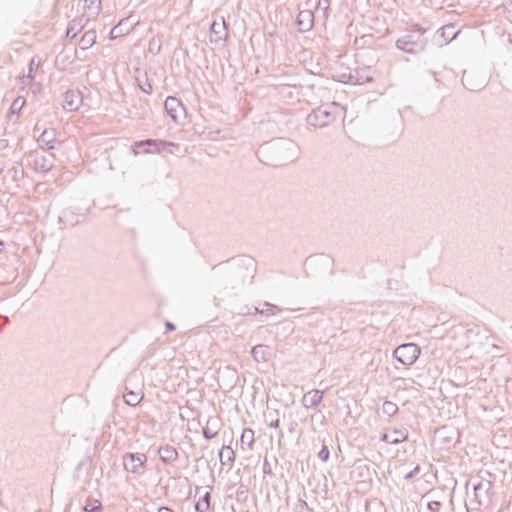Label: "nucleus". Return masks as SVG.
Masks as SVG:
<instances>
[{"instance_id":"nucleus-39","label":"nucleus","mask_w":512,"mask_h":512,"mask_svg":"<svg viewBox=\"0 0 512 512\" xmlns=\"http://www.w3.org/2000/svg\"><path fill=\"white\" fill-rule=\"evenodd\" d=\"M72 215V212L70 211H64L63 212V219H64V222L65 223H69L70 225H75L76 223H78L79 221L76 220L75 222L70 220L69 217Z\"/></svg>"},{"instance_id":"nucleus-32","label":"nucleus","mask_w":512,"mask_h":512,"mask_svg":"<svg viewBox=\"0 0 512 512\" xmlns=\"http://www.w3.org/2000/svg\"><path fill=\"white\" fill-rule=\"evenodd\" d=\"M295 512H314L312 508H310L306 501L299 499L294 507Z\"/></svg>"},{"instance_id":"nucleus-31","label":"nucleus","mask_w":512,"mask_h":512,"mask_svg":"<svg viewBox=\"0 0 512 512\" xmlns=\"http://www.w3.org/2000/svg\"><path fill=\"white\" fill-rule=\"evenodd\" d=\"M389 433H390V435H392V437L398 438L397 444L407 440V438H408L407 429H394Z\"/></svg>"},{"instance_id":"nucleus-24","label":"nucleus","mask_w":512,"mask_h":512,"mask_svg":"<svg viewBox=\"0 0 512 512\" xmlns=\"http://www.w3.org/2000/svg\"><path fill=\"white\" fill-rule=\"evenodd\" d=\"M96 42V32L94 30L86 31L79 42L81 49L86 50L92 47Z\"/></svg>"},{"instance_id":"nucleus-33","label":"nucleus","mask_w":512,"mask_h":512,"mask_svg":"<svg viewBox=\"0 0 512 512\" xmlns=\"http://www.w3.org/2000/svg\"><path fill=\"white\" fill-rule=\"evenodd\" d=\"M330 457L328 446L323 442L321 450L318 452V458L322 462H326Z\"/></svg>"},{"instance_id":"nucleus-42","label":"nucleus","mask_w":512,"mask_h":512,"mask_svg":"<svg viewBox=\"0 0 512 512\" xmlns=\"http://www.w3.org/2000/svg\"><path fill=\"white\" fill-rule=\"evenodd\" d=\"M200 500L204 501L206 504H208L210 506V500H211V493L210 491H207L201 498Z\"/></svg>"},{"instance_id":"nucleus-22","label":"nucleus","mask_w":512,"mask_h":512,"mask_svg":"<svg viewBox=\"0 0 512 512\" xmlns=\"http://www.w3.org/2000/svg\"><path fill=\"white\" fill-rule=\"evenodd\" d=\"M83 19L82 18H76L73 19L66 30V37L70 39H74L76 35L83 29Z\"/></svg>"},{"instance_id":"nucleus-45","label":"nucleus","mask_w":512,"mask_h":512,"mask_svg":"<svg viewBox=\"0 0 512 512\" xmlns=\"http://www.w3.org/2000/svg\"><path fill=\"white\" fill-rule=\"evenodd\" d=\"M158 512H174L171 508L163 506L158 509Z\"/></svg>"},{"instance_id":"nucleus-3","label":"nucleus","mask_w":512,"mask_h":512,"mask_svg":"<svg viewBox=\"0 0 512 512\" xmlns=\"http://www.w3.org/2000/svg\"><path fill=\"white\" fill-rule=\"evenodd\" d=\"M341 107L335 103L322 104L308 114L306 121L309 125L323 128L334 122Z\"/></svg>"},{"instance_id":"nucleus-9","label":"nucleus","mask_w":512,"mask_h":512,"mask_svg":"<svg viewBox=\"0 0 512 512\" xmlns=\"http://www.w3.org/2000/svg\"><path fill=\"white\" fill-rule=\"evenodd\" d=\"M55 155L52 153H35L33 158V168L36 172L48 173L54 167Z\"/></svg>"},{"instance_id":"nucleus-30","label":"nucleus","mask_w":512,"mask_h":512,"mask_svg":"<svg viewBox=\"0 0 512 512\" xmlns=\"http://www.w3.org/2000/svg\"><path fill=\"white\" fill-rule=\"evenodd\" d=\"M454 26L452 24L445 25L441 28V35L449 42L452 41L458 32H453Z\"/></svg>"},{"instance_id":"nucleus-38","label":"nucleus","mask_w":512,"mask_h":512,"mask_svg":"<svg viewBox=\"0 0 512 512\" xmlns=\"http://www.w3.org/2000/svg\"><path fill=\"white\" fill-rule=\"evenodd\" d=\"M440 508H441V502H439V501H430L428 503V509L431 512H438Z\"/></svg>"},{"instance_id":"nucleus-26","label":"nucleus","mask_w":512,"mask_h":512,"mask_svg":"<svg viewBox=\"0 0 512 512\" xmlns=\"http://www.w3.org/2000/svg\"><path fill=\"white\" fill-rule=\"evenodd\" d=\"M265 422L270 428L279 427L280 419L279 412L274 410L272 412H268L264 414Z\"/></svg>"},{"instance_id":"nucleus-16","label":"nucleus","mask_w":512,"mask_h":512,"mask_svg":"<svg viewBox=\"0 0 512 512\" xmlns=\"http://www.w3.org/2000/svg\"><path fill=\"white\" fill-rule=\"evenodd\" d=\"M131 17L122 19L116 26L110 31V38L115 39L121 35L128 34L137 22H131Z\"/></svg>"},{"instance_id":"nucleus-46","label":"nucleus","mask_w":512,"mask_h":512,"mask_svg":"<svg viewBox=\"0 0 512 512\" xmlns=\"http://www.w3.org/2000/svg\"><path fill=\"white\" fill-rule=\"evenodd\" d=\"M2 247H3V242L0 241V251L2 250Z\"/></svg>"},{"instance_id":"nucleus-1","label":"nucleus","mask_w":512,"mask_h":512,"mask_svg":"<svg viewBox=\"0 0 512 512\" xmlns=\"http://www.w3.org/2000/svg\"><path fill=\"white\" fill-rule=\"evenodd\" d=\"M263 151L269 153L276 165H286L298 158L299 147L291 139L278 138L265 143Z\"/></svg>"},{"instance_id":"nucleus-10","label":"nucleus","mask_w":512,"mask_h":512,"mask_svg":"<svg viewBox=\"0 0 512 512\" xmlns=\"http://www.w3.org/2000/svg\"><path fill=\"white\" fill-rule=\"evenodd\" d=\"M375 71L371 66H364L355 69L349 75V82L356 85H362L365 83L372 82L374 79Z\"/></svg>"},{"instance_id":"nucleus-21","label":"nucleus","mask_w":512,"mask_h":512,"mask_svg":"<svg viewBox=\"0 0 512 512\" xmlns=\"http://www.w3.org/2000/svg\"><path fill=\"white\" fill-rule=\"evenodd\" d=\"M240 442L242 449L253 450L255 442L254 431L250 428H244L241 433Z\"/></svg>"},{"instance_id":"nucleus-11","label":"nucleus","mask_w":512,"mask_h":512,"mask_svg":"<svg viewBox=\"0 0 512 512\" xmlns=\"http://www.w3.org/2000/svg\"><path fill=\"white\" fill-rule=\"evenodd\" d=\"M58 132L55 128L49 127L42 131L37 138V143L40 148H46L48 150H54L58 142Z\"/></svg>"},{"instance_id":"nucleus-20","label":"nucleus","mask_w":512,"mask_h":512,"mask_svg":"<svg viewBox=\"0 0 512 512\" xmlns=\"http://www.w3.org/2000/svg\"><path fill=\"white\" fill-rule=\"evenodd\" d=\"M219 432V421L217 418H209L207 420L206 426L202 429L203 436L207 439H213L217 436Z\"/></svg>"},{"instance_id":"nucleus-12","label":"nucleus","mask_w":512,"mask_h":512,"mask_svg":"<svg viewBox=\"0 0 512 512\" xmlns=\"http://www.w3.org/2000/svg\"><path fill=\"white\" fill-rule=\"evenodd\" d=\"M83 104V97L80 91L70 89L65 92L63 108L66 111H77Z\"/></svg>"},{"instance_id":"nucleus-19","label":"nucleus","mask_w":512,"mask_h":512,"mask_svg":"<svg viewBox=\"0 0 512 512\" xmlns=\"http://www.w3.org/2000/svg\"><path fill=\"white\" fill-rule=\"evenodd\" d=\"M170 145H174V144L171 142H166L163 140H155V139H146V140H142V141H136L134 143V147H143V146L154 147V149L157 152L164 151L166 146H170Z\"/></svg>"},{"instance_id":"nucleus-35","label":"nucleus","mask_w":512,"mask_h":512,"mask_svg":"<svg viewBox=\"0 0 512 512\" xmlns=\"http://www.w3.org/2000/svg\"><path fill=\"white\" fill-rule=\"evenodd\" d=\"M382 441L388 443V444H392V445H395L397 444V440L398 438H394L392 437V435H390L389 432H386V433H383L381 435V438H380Z\"/></svg>"},{"instance_id":"nucleus-17","label":"nucleus","mask_w":512,"mask_h":512,"mask_svg":"<svg viewBox=\"0 0 512 512\" xmlns=\"http://www.w3.org/2000/svg\"><path fill=\"white\" fill-rule=\"evenodd\" d=\"M160 460L164 464H172L178 459V451L175 447L170 445L160 446L158 448Z\"/></svg>"},{"instance_id":"nucleus-2","label":"nucleus","mask_w":512,"mask_h":512,"mask_svg":"<svg viewBox=\"0 0 512 512\" xmlns=\"http://www.w3.org/2000/svg\"><path fill=\"white\" fill-rule=\"evenodd\" d=\"M426 32L425 28L418 24H413L405 34L396 40L395 46L407 54L416 55L422 53L428 44Z\"/></svg>"},{"instance_id":"nucleus-40","label":"nucleus","mask_w":512,"mask_h":512,"mask_svg":"<svg viewBox=\"0 0 512 512\" xmlns=\"http://www.w3.org/2000/svg\"><path fill=\"white\" fill-rule=\"evenodd\" d=\"M419 470H420L419 466H416L411 472H409L405 475V479L413 478L416 474L419 473Z\"/></svg>"},{"instance_id":"nucleus-29","label":"nucleus","mask_w":512,"mask_h":512,"mask_svg":"<svg viewBox=\"0 0 512 512\" xmlns=\"http://www.w3.org/2000/svg\"><path fill=\"white\" fill-rule=\"evenodd\" d=\"M252 357L257 362H264L266 361V352L264 349V346L262 345H256L251 350Z\"/></svg>"},{"instance_id":"nucleus-7","label":"nucleus","mask_w":512,"mask_h":512,"mask_svg":"<svg viewBox=\"0 0 512 512\" xmlns=\"http://www.w3.org/2000/svg\"><path fill=\"white\" fill-rule=\"evenodd\" d=\"M164 107L167 114L172 118L174 122H178L182 116H186V109L184 105L176 97L168 96L164 102Z\"/></svg>"},{"instance_id":"nucleus-14","label":"nucleus","mask_w":512,"mask_h":512,"mask_svg":"<svg viewBox=\"0 0 512 512\" xmlns=\"http://www.w3.org/2000/svg\"><path fill=\"white\" fill-rule=\"evenodd\" d=\"M314 24V13L312 10H302L296 17V25L298 31L301 33L308 32L312 29Z\"/></svg>"},{"instance_id":"nucleus-15","label":"nucleus","mask_w":512,"mask_h":512,"mask_svg":"<svg viewBox=\"0 0 512 512\" xmlns=\"http://www.w3.org/2000/svg\"><path fill=\"white\" fill-rule=\"evenodd\" d=\"M324 392L313 389L305 393L302 397V405L306 409H315L323 400Z\"/></svg>"},{"instance_id":"nucleus-27","label":"nucleus","mask_w":512,"mask_h":512,"mask_svg":"<svg viewBox=\"0 0 512 512\" xmlns=\"http://www.w3.org/2000/svg\"><path fill=\"white\" fill-rule=\"evenodd\" d=\"M398 406L392 401H384L381 407L382 414L392 417L397 414Z\"/></svg>"},{"instance_id":"nucleus-36","label":"nucleus","mask_w":512,"mask_h":512,"mask_svg":"<svg viewBox=\"0 0 512 512\" xmlns=\"http://www.w3.org/2000/svg\"><path fill=\"white\" fill-rule=\"evenodd\" d=\"M209 508L210 506L200 499L195 504L196 512H207Z\"/></svg>"},{"instance_id":"nucleus-43","label":"nucleus","mask_w":512,"mask_h":512,"mask_svg":"<svg viewBox=\"0 0 512 512\" xmlns=\"http://www.w3.org/2000/svg\"><path fill=\"white\" fill-rule=\"evenodd\" d=\"M165 328H166V332H168V331L171 332V331H174L176 329V326L172 322L167 321L165 323Z\"/></svg>"},{"instance_id":"nucleus-4","label":"nucleus","mask_w":512,"mask_h":512,"mask_svg":"<svg viewBox=\"0 0 512 512\" xmlns=\"http://www.w3.org/2000/svg\"><path fill=\"white\" fill-rule=\"evenodd\" d=\"M471 482L474 494V499L471 500V503H475L478 506L488 505L493 494V481L478 475Z\"/></svg>"},{"instance_id":"nucleus-25","label":"nucleus","mask_w":512,"mask_h":512,"mask_svg":"<svg viewBox=\"0 0 512 512\" xmlns=\"http://www.w3.org/2000/svg\"><path fill=\"white\" fill-rule=\"evenodd\" d=\"M84 9L89 11V16H97L101 10V0H84Z\"/></svg>"},{"instance_id":"nucleus-28","label":"nucleus","mask_w":512,"mask_h":512,"mask_svg":"<svg viewBox=\"0 0 512 512\" xmlns=\"http://www.w3.org/2000/svg\"><path fill=\"white\" fill-rule=\"evenodd\" d=\"M85 512H102V503L97 499H89L83 506Z\"/></svg>"},{"instance_id":"nucleus-34","label":"nucleus","mask_w":512,"mask_h":512,"mask_svg":"<svg viewBox=\"0 0 512 512\" xmlns=\"http://www.w3.org/2000/svg\"><path fill=\"white\" fill-rule=\"evenodd\" d=\"M329 6H330V0H318L316 3V9L322 10L325 17H327Z\"/></svg>"},{"instance_id":"nucleus-44","label":"nucleus","mask_w":512,"mask_h":512,"mask_svg":"<svg viewBox=\"0 0 512 512\" xmlns=\"http://www.w3.org/2000/svg\"><path fill=\"white\" fill-rule=\"evenodd\" d=\"M21 101V104H20V108L23 106L24 104V100H21V98H17L16 100H14L12 106H11V109H14L16 106H19V102Z\"/></svg>"},{"instance_id":"nucleus-41","label":"nucleus","mask_w":512,"mask_h":512,"mask_svg":"<svg viewBox=\"0 0 512 512\" xmlns=\"http://www.w3.org/2000/svg\"><path fill=\"white\" fill-rule=\"evenodd\" d=\"M33 73H34V59H32L30 62L27 78L33 79L34 78Z\"/></svg>"},{"instance_id":"nucleus-13","label":"nucleus","mask_w":512,"mask_h":512,"mask_svg":"<svg viewBox=\"0 0 512 512\" xmlns=\"http://www.w3.org/2000/svg\"><path fill=\"white\" fill-rule=\"evenodd\" d=\"M134 376L135 375L132 374L128 377V379L126 381V386H125L126 393L123 396L124 402L127 405L132 406V407L137 406L141 402V400L144 398V393H143L142 389H138V390L130 389L131 381L134 378Z\"/></svg>"},{"instance_id":"nucleus-47","label":"nucleus","mask_w":512,"mask_h":512,"mask_svg":"<svg viewBox=\"0 0 512 512\" xmlns=\"http://www.w3.org/2000/svg\"><path fill=\"white\" fill-rule=\"evenodd\" d=\"M133 153H134V155H137V154H138V151H136L135 149H133Z\"/></svg>"},{"instance_id":"nucleus-5","label":"nucleus","mask_w":512,"mask_h":512,"mask_svg":"<svg viewBox=\"0 0 512 512\" xmlns=\"http://www.w3.org/2000/svg\"><path fill=\"white\" fill-rule=\"evenodd\" d=\"M147 455L144 453H125L122 457L124 470L142 476L147 468Z\"/></svg>"},{"instance_id":"nucleus-8","label":"nucleus","mask_w":512,"mask_h":512,"mask_svg":"<svg viewBox=\"0 0 512 512\" xmlns=\"http://www.w3.org/2000/svg\"><path fill=\"white\" fill-rule=\"evenodd\" d=\"M228 38V24L224 17L220 21L214 20L210 27V42L218 44Z\"/></svg>"},{"instance_id":"nucleus-37","label":"nucleus","mask_w":512,"mask_h":512,"mask_svg":"<svg viewBox=\"0 0 512 512\" xmlns=\"http://www.w3.org/2000/svg\"><path fill=\"white\" fill-rule=\"evenodd\" d=\"M265 305L268 307V309H266V311H264V310H259L258 308H256V307H255V308H254V312H253V314L260 313V314H266V315H269V312H271V311H272V309L276 307V306H274V305H272V304H269V303H266ZM246 313H247V314H252V312H250V311H248V312H246Z\"/></svg>"},{"instance_id":"nucleus-6","label":"nucleus","mask_w":512,"mask_h":512,"mask_svg":"<svg viewBox=\"0 0 512 512\" xmlns=\"http://www.w3.org/2000/svg\"><path fill=\"white\" fill-rule=\"evenodd\" d=\"M420 348L415 343H405L396 347L393 352L394 358L404 366H411L420 355Z\"/></svg>"},{"instance_id":"nucleus-23","label":"nucleus","mask_w":512,"mask_h":512,"mask_svg":"<svg viewBox=\"0 0 512 512\" xmlns=\"http://www.w3.org/2000/svg\"><path fill=\"white\" fill-rule=\"evenodd\" d=\"M219 459L221 465L232 464L235 461V452L230 446H223L219 451Z\"/></svg>"},{"instance_id":"nucleus-18","label":"nucleus","mask_w":512,"mask_h":512,"mask_svg":"<svg viewBox=\"0 0 512 512\" xmlns=\"http://www.w3.org/2000/svg\"><path fill=\"white\" fill-rule=\"evenodd\" d=\"M136 82L138 87L141 89L142 92L145 94H152L153 93V86L148 78V75L145 71H141L140 69L136 70Z\"/></svg>"},{"instance_id":"nucleus-48","label":"nucleus","mask_w":512,"mask_h":512,"mask_svg":"<svg viewBox=\"0 0 512 512\" xmlns=\"http://www.w3.org/2000/svg\"><path fill=\"white\" fill-rule=\"evenodd\" d=\"M149 50L153 51L152 44H150Z\"/></svg>"}]
</instances>
